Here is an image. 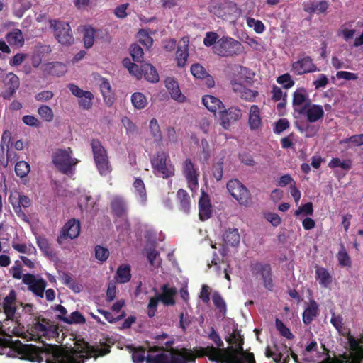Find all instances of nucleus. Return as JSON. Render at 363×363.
<instances>
[{
	"mask_svg": "<svg viewBox=\"0 0 363 363\" xmlns=\"http://www.w3.org/2000/svg\"><path fill=\"white\" fill-rule=\"evenodd\" d=\"M26 335H30V340L39 341L42 347L31 344L23 345L20 340L13 341L11 337H0L5 344L12 349L11 354L1 352L9 357L20 358L30 362L41 363H84L91 357H103L110 352V345L106 342H100V345L91 346L86 342L75 347L62 349L57 345L45 344V340L59 336L58 326L50 320L38 316L28 325Z\"/></svg>",
	"mask_w": 363,
	"mask_h": 363,
	"instance_id": "1",
	"label": "nucleus"
},
{
	"mask_svg": "<svg viewBox=\"0 0 363 363\" xmlns=\"http://www.w3.org/2000/svg\"><path fill=\"white\" fill-rule=\"evenodd\" d=\"M225 340L230 345L221 352L225 363H256L254 354L243 348L244 337L237 327H233L232 333Z\"/></svg>",
	"mask_w": 363,
	"mask_h": 363,
	"instance_id": "2",
	"label": "nucleus"
},
{
	"mask_svg": "<svg viewBox=\"0 0 363 363\" xmlns=\"http://www.w3.org/2000/svg\"><path fill=\"white\" fill-rule=\"evenodd\" d=\"M72 153L70 147L67 150L57 149L52 156V161L55 167L60 172L66 175L72 174L79 162L77 159L72 157Z\"/></svg>",
	"mask_w": 363,
	"mask_h": 363,
	"instance_id": "3",
	"label": "nucleus"
},
{
	"mask_svg": "<svg viewBox=\"0 0 363 363\" xmlns=\"http://www.w3.org/2000/svg\"><path fill=\"white\" fill-rule=\"evenodd\" d=\"M213 51L220 57H233L241 54L244 51V46L231 37L223 36L218 39L216 46L213 47Z\"/></svg>",
	"mask_w": 363,
	"mask_h": 363,
	"instance_id": "4",
	"label": "nucleus"
},
{
	"mask_svg": "<svg viewBox=\"0 0 363 363\" xmlns=\"http://www.w3.org/2000/svg\"><path fill=\"white\" fill-rule=\"evenodd\" d=\"M91 147L94 162L99 174L104 176L107 175L111 172V166L106 149L98 139L91 140Z\"/></svg>",
	"mask_w": 363,
	"mask_h": 363,
	"instance_id": "5",
	"label": "nucleus"
},
{
	"mask_svg": "<svg viewBox=\"0 0 363 363\" xmlns=\"http://www.w3.org/2000/svg\"><path fill=\"white\" fill-rule=\"evenodd\" d=\"M160 363H195V357L191 349H172L160 353Z\"/></svg>",
	"mask_w": 363,
	"mask_h": 363,
	"instance_id": "6",
	"label": "nucleus"
},
{
	"mask_svg": "<svg viewBox=\"0 0 363 363\" xmlns=\"http://www.w3.org/2000/svg\"><path fill=\"white\" fill-rule=\"evenodd\" d=\"M349 344L352 351L349 353L344 352L338 357L332 358L328 363H362L363 360V347L354 337L349 338Z\"/></svg>",
	"mask_w": 363,
	"mask_h": 363,
	"instance_id": "7",
	"label": "nucleus"
},
{
	"mask_svg": "<svg viewBox=\"0 0 363 363\" xmlns=\"http://www.w3.org/2000/svg\"><path fill=\"white\" fill-rule=\"evenodd\" d=\"M17 296L15 290L11 289L6 295L1 303H0V314L2 313L6 320L14 321L20 324V315L17 313Z\"/></svg>",
	"mask_w": 363,
	"mask_h": 363,
	"instance_id": "8",
	"label": "nucleus"
},
{
	"mask_svg": "<svg viewBox=\"0 0 363 363\" xmlns=\"http://www.w3.org/2000/svg\"><path fill=\"white\" fill-rule=\"evenodd\" d=\"M50 24L59 43L62 45H71L74 43V38L69 23L55 19L50 20Z\"/></svg>",
	"mask_w": 363,
	"mask_h": 363,
	"instance_id": "9",
	"label": "nucleus"
},
{
	"mask_svg": "<svg viewBox=\"0 0 363 363\" xmlns=\"http://www.w3.org/2000/svg\"><path fill=\"white\" fill-rule=\"evenodd\" d=\"M252 273L260 276L264 288L272 291L274 286L272 267L268 263L255 262L250 265Z\"/></svg>",
	"mask_w": 363,
	"mask_h": 363,
	"instance_id": "10",
	"label": "nucleus"
},
{
	"mask_svg": "<svg viewBox=\"0 0 363 363\" xmlns=\"http://www.w3.org/2000/svg\"><path fill=\"white\" fill-rule=\"evenodd\" d=\"M227 189L230 195L237 200L240 204H246L250 199L248 189L239 180L230 179L227 183Z\"/></svg>",
	"mask_w": 363,
	"mask_h": 363,
	"instance_id": "11",
	"label": "nucleus"
},
{
	"mask_svg": "<svg viewBox=\"0 0 363 363\" xmlns=\"http://www.w3.org/2000/svg\"><path fill=\"white\" fill-rule=\"evenodd\" d=\"M192 351L195 359L196 358L207 357L209 360L215 362L216 363H225L221 354L223 350L216 348V347L213 345L207 346L206 347H195Z\"/></svg>",
	"mask_w": 363,
	"mask_h": 363,
	"instance_id": "12",
	"label": "nucleus"
},
{
	"mask_svg": "<svg viewBox=\"0 0 363 363\" xmlns=\"http://www.w3.org/2000/svg\"><path fill=\"white\" fill-rule=\"evenodd\" d=\"M23 283L28 286V289L36 296L43 298L47 286L46 281L43 278H36L34 274L27 273L23 277Z\"/></svg>",
	"mask_w": 363,
	"mask_h": 363,
	"instance_id": "13",
	"label": "nucleus"
},
{
	"mask_svg": "<svg viewBox=\"0 0 363 363\" xmlns=\"http://www.w3.org/2000/svg\"><path fill=\"white\" fill-rule=\"evenodd\" d=\"M242 116V111L236 106L225 108L219 111V121L220 125L225 130L230 128L232 123L239 121Z\"/></svg>",
	"mask_w": 363,
	"mask_h": 363,
	"instance_id": "14",
	"label": "nucleus"
},
{
	"mask_svg": "<svg viewBox=\"0 0 363 363\" xmlns=\"http://www.w3.org/2000/svg\"><path fill=\"white\" fill-rule=\"evenodd\" d=\"M159 351V345H155L152 348H150L147 352L143 347L135 348L133 351L132 359L134 363H159V354L152 355L149 354L150 352Z\"/></svg>",
	"mask_w": 363,
	"mask_h": 363,
	"instance_id": "15",
	"label": "nucleus"
},
{
	"mask_svg": "<svg viewBox=\"0 0 363 363\" xmlns=\"http://www.w3.org/2000/svg\"><path fill=\"white\" fill-rule=\"evenodd\" d=\"M291 70L298 75H302L317 72L318 69L310 56H303L291 64Z\"/></svg>",
	"mask_w": 363,
	"mask_h": 363,
	"instance_id": "16",
	"label": "nucleus"
},
{
	"mask_svg": "<svg viewBox=\"0 0 363 363\" xmlns=\"http://www.w3.org/2000/svg\"><path fill=\"white\" fill-rule=\"evenodd\" d=\"M183 174L188 183L189 187L193 190L199 186L198 177L199 172L189 158L186 159L182 164Z\"/></svg>",
	"mask_w": 363,
	"mask_h": 363,
	"instance_id": "17",
	"label": "nucleus"
},
{
	"mask_svg": "<svg viewBox=\"0 0 363 363\" xmlns=\"http://www.w3.org/2000/svg\"><path fill=\"white\" fill-rule=\"evenodd\" d=\"M300 114H304L309 123H315L324 116V111L321 105L313 104L311 106V101L303 105L300 109H295Z\"/></svg>",
	"mask_w": 363,
	"mask_h": 363,
	"instance_id": "18",
	"label": "nucleus"
},
{
	"mask_svg": "<svg viewBox=\"0 0 363 363\" xmlns=\"http://www.w3.org/2000/svg\"><path fill=\"white\" fill-rule=\"evenodd\" d=\"M237 9L235 4L225 1L213 5L211 9V12L220 18L228 20Z\"/></svg>",
	"mask_w": 363,
	"mask_h": 363,
	"instance_id": "19",
	"label": "nucleus"
},
{
	"mask_svg": "<svg viewBox=\"0 0 363 363\" xmlns=\"http://www.w3.org/2000/svg\"><path fill=\"white\" fill-rule=\"evenodd\" d=\"M80 232V224L78 220H69L61 230V233L57 238L59 242L66 238L74 239L78 237Z\"/></svg>",
	"mask_w": 363,
	"mask_h": 363,
	"instance_id": "20",
	"label": "nucleus"
},
{
	"mask_svg": "<svg viewBox=\"0 0 363 363\" xmlns=\"http://www.w3.org/2000/svg\"><path fill=\"white\" fill-rule=\"evenodd\" d=\"M4 84L6 89L2 94V97L4 99L10 100L19 87V78L16 74L9 72L5 77Z\"/></svg>",
	"mask_w": 363,
	"mask_h": 363,
	"instance_id": "21",
	"label": "nucleus"
},
{
	"mask_svg": "<svg viewBox=\"0 0 363 363\" xmlns=\"http://www.w3.org/2000/svg\"><path fill=\"white\" fill-rule=\"evenodd\" d=\"M199 218L204 221L211 218L212 215V206L209 195L202 191L199 201Z\"/></svg>",
	"mask_w": 363,
	"mask_h": 363,
	"instance_id": "22",
	"label": "nucleus"
},
{
	"mask_svg": "<svg viewBox=\"0 0 363 363\" xmlns=\"http://www.w3.org/2000/svg\"><path fill=\"white\" fill-rule=\"evenodd\" d=\"M164 84L171 97L174 100L180 103L184 102L186 100V97L182 93L178 82L174 77H167L164 79Z\"/></svg>",
	"mask_w": 363,
	"mask_h": 363,
	"instance_id": "23",
	"label": "nucleus"
},
{
	"mask_svg": "<svg viewBox=\"0 0 363 363\" xmlns=\"http://www.w3.org/2000/svg\"><path fill=\"white\" fill-rule=\"evenodd\" d=\"M52 49L49 45L42 43L36 44L33 48V52L31 56V63L34 67H38L42 62L45 55L50 54Z\"/></svg>",
	"mask_w": 363,
	"mask_h": 363,
	"instance_id": "24",
	"label": "nucleus"
},
{
	"mask_svg": "<svg viewBox=\"0 0 363 363\" xmlns=\"http://www.w3.org/2000/svg\"><path fill=\"white\" fill-rule=\"evenodd\" d=\"M160 303L166 306H173L176 303L175 296L177 294V289L174 286L169 287L164 284L161 288Z\"/></svg>",
	"mask_w": 363,
	"mask_h": 363,
	"instance_id": "25",
	"label": "nucleus"
},
{
	"mask_svg": "<svg viewBox=\"0 0 363 363\" xmlns=\"http://www.w3.org/2000/svg\"><path fill=\"white\" fill-rule=\"evenodd\" d=\"M189 57V41L184 39L177 46L176 61L179 67H184Z\"/></svg>",
	"mask_w": 363,
	"mask_h": 363,
	"instance_id": "26",
	"label": "nucleus"
},
{
	"mask_svg": "<svg viewBox=\"0 0 363 363\" xmlns=\"http://www.w3.org/2000/svg\"><path fill=\"white\" fill-rule=\"evenodd\" d=\"M318 315V305L314 299H311L303 313L302 320L303 323L306 325L311 324Z\"/></svg>",
	"mask_w": 363,
	"mask_h": 363,
	"instance_id": "27",
	"label": "nucleus"
},
{
	"mask_svg": "<svg viewBox=\"0 0 363 363\" xmlns=\"http://www.w3.org/2000/svg\"><path fill=\"white\" fill-rule=\"evenodd\" d=\"M233 89L239 94L241 99L245 101H253L258 96L257 91L250 89L240 83L233 84Z\"/></svg>",
	"mask_w": 363,
	"mask_h": 363,
	"instance_id": "28",
	"label": "nucleus"
},
{
	"mask_svg": "<svg viewBox=\"0 0 363 363\" xmlns=\"http://www.w3.org/2000/svg\"><path fill=\"white\" fill-rule=\"evenodd\" d=\"M43 72L49 75L60 77L67 72V67L60 62H48L43 65Z\"/></svg>",
	"mask_w": 363,
	"mask_h": 363,
	"instance_id": "29",
	"label": "nucleus"
},
{
	"mask_svg": "<svg viewBox=\"0 0 363 363\" xmlns=\"http://www.w3.org/2000/svg\"><path fill=\"white\" fill-rule=\"evenodd\" d=\"M174 166L169 157L165 153L160 154V174L163 178H169L174 175Z\"/></svg>",
	"mask_w": 363,
	"mask_h": 363,
	"instance_id": "30",
	"label": "nucleus"
},
{
	"mask_svg": "<svg viewBox=\"0 0 363 363\" xmlns=\"http://www.w3.org/2000/svg\"><path fill=\"white\" fill-rule=\"evenodd\" d=\"M99 86L104 102L108 106H112L114 102L115 97L114 93L108 79L104 77L101 78Z\"/></svg>",
	"mask_w": 363,
	"mask_h": 363,
	"instance_id": "31",
	"label": "nucleus"
},
{
	"mask_svg": "<svg viewBox=\"0 0 363 363\" xmlns=\"http://www.w3.org/2000/svg\"><path fill=\"white\" fill-rule=\"evenodd\" d=\"M5 38L11 46L21 48L24 45L25 40L23 33L18 28H14L7 33Z\"/></svg>",
	"mask_w": 363,
	"mask_h": 363,
	"instance_id": "32",
	"label": "nucleus"
},
{
	"mask_svg": "<svg viewBox=\"0 0 363 363\" xmlns=\"http://www.w3.org/2000/svg\"><path fill=\"white\" fill-rule=\"evenodd\" d=\"M248 123L252 130H257L262 125L260 110L258 106L252 105L250 108Z\"/></svg>",
	"mask_w": 363,
	"mask_h": 363,
	"instance_id": "33",
	"label": "nucleus"
},
{
	"mask_svg": "<svg viewBox=\"0 0 363 363\" xmlns=\"http://www.w3.org/2000/svg\"><path fill=\"white\" fill-rule=\"evenodd\" d=\"M203 104L211 112L216 113L224 108L223 102L218 99L211 95H206L202 98Z\"/></svg>",
	"mask_w": 363,
	"mask_h": 363,
	"instance_id": "34",
	"label": "nucleus"
},
{
	"mask_svg": "<svg viewBox=\"0 0 363 363\" xmlns=\"http://www.w3.org/2000/svg\"><path fill=\"white\" fill-rule=\"evenodd\" d=\"M315 278L318 281L319 284L325 288L328 287L333 281L331 274L324 267H317L315 270Z\"/></svg>",
	"mask_w": 363,
	"mask_h": 363,
	"instance_id": "35",
	"label": "nucleus"
},
{
	"mask_svg": "<svg viewBox=\"0 0 363 363\" xmlns=\"http://www.w3.org/2000/svg\"><path fill=\"white\" fill-rule=\"evenodd\" d=\"M274 351H272L269 346L266 347L265 356L268 358L272 357L276 363H289L290 358L289 355L284 357V354L278 349L277 345H274Z\"/></svg>",
	"mask_w": 363,
	"mask_h": 363,
	"instance_id": "36",
	"label": "nucleus"
},
{
	"mask_svg": "<svg viewBox=\"0 0 363 363\" xmlns=\"http://www.w3.org/2000/svg\"><path fill=\"white\" fill-rule=\"evenodd\" d=\"M240 240V236L237 228H229L223 234V241L227 245L237 246Z\"/></svg>",
	"mask_w": 363,
	"mask_h": 363,
	"instance_id": "37",
	"label": "nucleus"
},
{
	"mask_svg": "<svg viewBox=\"0 0 363 363\" xmlns=\"http://www.w3.org/2000/svg\"><path fill=\"white\" fill-rule=\"evenodd\" d=\"M110 206L113 213L117 217H122L126 213L125 203L121 197L113 198L111 202Z\"/></svg>",
	"mask_w": 363,
	"mask_h": 363,
	"instance_id": "38",
	"label": "nucleus"
},
{
	"mask_svg": "<svg viewBox=\"0 0 363 363\" xmlns=\"http://www.w3.org/2000/svg\"><path fill=\"white\" fill-rule=\"evenodd\" d=\"M144 75L145 79L150 82H159V74L156 69L149 63L142 65V76Z\"/></svg>",
	"mask_w": 363,
	"mask_h": 363,
	"instance_id": "39",
	"label": "nucleus"
},
{
	"mask_svg": "<svg viewBox=\"0 0 363 363\" xmlns=\"http://www.w3.org/2000/svg\"><path fill=\"white\" fill-rule=\"evenodd\" d=\"M116 279L121 284L128 282L131 279L130 267L128 264L120 265L116 271Z\"/></svg>",
	"mask_w": 363,
	"mask_h": 363,
	"instance_id": "40",
	"label": "nucleus"
},
{
	"mask_svg": "<svg viewBox=\"0 0 363 363\" xmlns=\"http://www.w3.org/2000/svg\"><path fill=\"white\" fill-rule=\"evenodd\" d=\"M57 318L67 324H83L86 322L85 318L79 311L72 312L68 316L57 315Z\"/></svg>",
	"mask_w": 363,
	"mask_h": 363,
	"instance_id": "41",
	"label": "nucleus"
},
{
	"mask_svg": "<svg viewBox=\"0 0 363 363\" xmlns=\"http://www.w3.org/2000/svg\"><path fill=\"white\" fill-rule=\"evenodd\" d=\"M330 169L341 168L345 171H349L352 167V161L350 159L341 160L338 157H333L328 163Z\"/></svg>",
	"mask_w": 363,
	"mask_h": 363,
	"instance_id": "42",
	"label": "nucleus"
},
{
	"mask_svg": "<svg viewBox=\"0 0 363 363\" xmlns=\"http://www.w3.org/2000/svg\"><path fill=\"white\" fill-rule=\"evenodd\" d=\"M83 32L84 45L86 49L90 48L94 43L95 29L91 26L86 25L84 26Z\"/></svg>",
	"mask_w": 363,
	"mask_h": 363,
	"instance_id": "43",
	"label": "nucleus"
},
{
	"mask_svg": "<svg viewBox=\"0 0 363 363\" xmlns=\"http://www.w3.org/2000/svg\"><path fill=\"white\" fill-rule=\"evenodd\" d=\"M177 198L179 202L182 209L188 213L190 208V196L186 190L180 189L177 193Z\"/></svg>",
	"mask_w": 363,
	"mask_h": 363,
	"instance_id": "44",
	"label": "nucleus"
},
{
	"mask_svg": "<svg viewBox=\"0 0 363 363\" xmlns=\"http://www.w3.org/2000/svg\"><path fill=\"white\" fill-rule=\"evenodd\" d=\"M310 101L307 98V94L305 89H297L293 94V106L294 109H297L296 107L306 104Z\"/></svg>",
	"mask_w": 363,
	"mask_h": 363,
	"instance_id": "45",
	"label": "nucleus"
},
{
	"mask_svg": "<svg viewBox=\"0 0 363 363\" xmlns=\"http://www.w3.org/2000/svg\"><path fill=\"white\" fill-rule=\"evenodd\" d=\"M131 102L137 109L144 108L147 104L145 96L140 92H135L132 94Z\"/></svg>",
	"mask_w": 363,
	"mask_h": 363,
	"instance_id": "46",
	"label": "nucleus"
},
{
	"mask_svg": "<svg viewBox=\"0 0 363 363\" xmlns=\"http://www.w3.org/2000/svg\"><path fill=\"white\" fill-rule=\"evenodd\" d=\"M38 113L41 119L45 122H51L54 119L53 111L47 105L40 106L38 109Z\"/></svg>",
	"mask_w": 363,
	"mask_h": 363,
	"instance_id": "47",
	"label": "nucleus"
},
{
	"mask_svg": "<svg viewBox=\"0 0 363 363\" xmlns=\"http://www.w3.org/2000/svg\"><path fill=\"white\" fill-rule=\"evenodd\" d=\"M275 326L282 337L288 340H293L294 338V335L291 332L290 329L286 327L284 323L279 318H276L275 320Z\"/></svg>",
	"mask_w": 363,
	"mask_h": 363,
	"instance_id": "48",
	"label": "nucleus"
},
{
	"mask_svg": "<svg viewBox=\"0 0 363 363\" xmlns=\"http://www.w3.org/2000/svg\"><path fill=\"white\" fill-rule=\"evenodd\" d=\"M30 170V165L25 161H19L15 165V172L21 178L26 177Z\"/></svg>",
	"mask_w": 363,
	"mask_h": 363,
	"instance_id": "49",
	"label": "nucleus"
},
{
	"mask_svg": "<svg viewBox=\"0 0 363 363\" xmlns=\"http://www.w3.org/2000/svg\"><path fill=\"white\" fill-rule=\"evenodd\" d=\"M133 187L135 193L140 196L141 201H144L146 198V189L144 182L140 178L135 179L133 182Z\"/></svg>",
	"mask_w": 363,
	"mask_h": 363,
	"instance_id": "50",
	"label": "nucleus"
},
{
	"mask_svg": "<svg viewBox=\"0 0 363 363\" xmlns=\"http://www.w3.org/2000/svg\"><path fill=\"white\" fill-rule=\"evenodd\" d=\"M121 123H123L124 128H125L126 134L128 135L132 136L137 133V126L128 117H123L121 119Z\"/></svg>",
	"mask_w": 363,
	"mask_h": 363,
	"instance_id": "51",
	"label": "nucleus"
},
{
	"mask_svg": "<svg viewBox=\"0 0 363 363\" xmlns=\"http://www.w3.org/2000/svg\"><path fill=\"white\" fill-rule=\"evenodd\" d=\"M95 258L101 262H106L109 257V250L108 248L101 245H96L94 248Z\"/></svg>",
	"mask_w": 363,
	"mask_h": 363,
	"instance_id": "52",
	"label": "nucleus"
},
{
	"mask_svg": "<svg viewBox=\"0 0 363 363\" xmlns=\"http://www.w3.org/2000/svg\"><path fill=\"white\" fill-rule=\"evenodd\" d=\"M192 75L197 79H202L203 77L207 76V71L206 69L199 63H195L191 66L190 69Z\"/></svg>",
	"mask_w": 363,
	"mask_h": 363,
	"instance_id": "53",
	"label": "nucleus"
},
{
	"mask_svg": "<svg viewBox=\"0 0 363 363\" xmlns=\"http://www.w3.org/2000/svg\"><path fill=\"white\" fill-rule=\"evenodd\" d=\"M277 82L279 84H281L286 89L291 88L295 84L294 81L292 79L291 75L289 73H285L279 76L277 78Z\"/></svg>",
	"mask_w": 363,
	"mask_h": 363,
	"instance_id": "54",
	"label": "nucleus"
},
{
	"mask_svg": "<svg viewBox=\"0 0 363 363\" xmlns=\"http://www.w3.org/2000/svg\"><path fill=\"white\" fill-rule=\"evenodd\" d=\"M130 55L133 61L140 62L143 60V48L138 44H133L131 45L130 49Z\"/></svg>",
	"mask_w": 363,
	"mask_h": 363,
	"instance_id": "55",
	"label": "nucleus"
},
{
	"mask_svg": "<svg viewBox=\"0 0 363 363\" xmlns=\"http://www.w3.org/2000/svg\"><path fill=\"white\" fill-rule=\"evenodd\" d=\"M94 95L91 91H86L85 95L80 98L79 104L85 110H89L92 106V100Z\"/></svg>",
	"mask_w": 363,
	"mask_h": 363,
	"instance_id": "56",
	"label": "nucleus"
},
{
	"mask_svg": "<svg viewBox=\"0 0 363 363\" xmlns=\"http://www.w3.org/2000/svg\"><path fill=\"white\" fill-rule=\"evenodd\" d=\"M337 257L340 265L342 267L351 266V259L344 247H342V249L339 251L337 255Z\"/></svg>",
	"mask_w": 363,
	"mask_h": 363,
	"instance_id": "57",
	"label": "nucleus"
},
{
	"mask_svg": "<svg viewBox=\"0 0 363 363\" xmlns=\"http://www.w3.org/2000/svg\"><path fill=\"white\" fill-rule=\"evenodd\" d=\"M247 24L249 27L253 28L254 30L259 34L262 33L265 28L264 23L261 21L250 17L247 18Z\"/></svg>",
	"mask_w": 363,
	"mask_h": 363,
	"instance_id": "58",
	"label": "nucleus"
},
{
	"mask_svg": "<svg viewBox=\"0 0 363 363\" xmlns=\"http://www.w3.org/2000/svg\"><path fill=\"white\" fill-rule=\"evenodd\" d=\"M158 303L159 293L155 291V296L150 298L147 306V314L149 317H153L155 315Z\"/></svg>",
	"mask_w": 363,
	"mask_h": 363,
	"instance_id": "59",
	"label": "nucleus"
},
{
	"mask_svg": "<svg viewBox=\"0 0 363 363\" xmlns=\"http://www.w3.org/2000/svg\"><path fill=\"white\" fill-rule=\"evenodd\" d=\"M167 338V335L166 333L160 334V345L164 344V346H160V353H167V351L169 350L172 349H176L175 347H173V345L174 343V338H171L170 340H168L166 342H164V340Z\"/></svg>",
	"mask_w": 363,
	"mask_h": 363,
	"instance_id": "60",
	"label": "nucleus"
},
{
	"mask_svg": "<svg viewBox=\"0 0 363 363\" xmlns=\"http://www.w3.org/2000/svg\"><path fill=\"white\" fill-rule=\"evenodd\" d=\"M290 126V123L286 118H280L279 119L274 125V133L276 134H280L283 131L287 130Z\"/></svg>",
	"mask_w": 363,
	"mask_h": 363,
	"instance_id": "61",
	"label": "nucleus"
},
{
	"mask_svg": "<svg viewBox=\"0 0 363 363\" xmlns=\"http://www.w3.org/2000/svg\"><path fill=\"white\" fill-rule=\"evenodd\" d=\"M212 298L215 306L218 308L220 312L225 313L226 304L222 296L218 292H214Z\"/></svg>",
	"mask_w": 363,
	"mask_h": 363,
	"instance_id": "62",
	"label": "nucleus"
},
{
	"mask_svg": "<svg viewBox=\"0 0 363 363\" xmlns=\"http://www.w3.org/2000/svg\"><path fill=\"white\" fill-rule=\"evenodd\" d=\"M301 214H303L305 216H313V203L311 202H308L301 206H300L294 213L296 216H298Z\"/></svg>",
	"mask_w": 363,
	"mask_h": 363,
	"instance_id": "63",
	"label": "nucleus"
},
{
	"mask_svg": "<svg viewBox=\"0 0 363 363\" xmlns=\"http://www.w3.org/2000/svg\"><path fill=\"white\" fill-rule=\"evenodd\" d=\"M218 40V35L215 32H207L203 39V44L206 47L216 46Z\"/></svg>",
	"mask_w": 363,
	"mask_h": 363,
	"instance_id": "64",
	"label": "nucleus"
}]
</instances>
